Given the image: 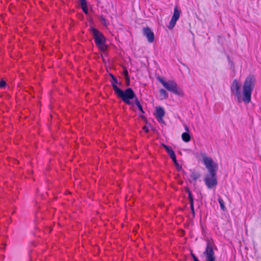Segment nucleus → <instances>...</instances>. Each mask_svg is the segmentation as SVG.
Listing matches in <instances>:
<instances>
[{"mask_svg":"<svg viewBox=\"0 0 261 261\" xmlns=\"http://www.w3.org/2000/svg\"><path fill=\"white\" fill-rule=\"evenodd\" d=\"M182 140L185 142H189L191 140V136L189 133L185 132L182 133L181 135Z\"/></svg>","mask_w":261,"mask_h":261,"instance_id":"nucleus-11","label":"nucleus"},{"mask_svg":"<svg viewBox=\"0 0 261 261\" xmlns=\"http://www.w3.org/2000/svg\"><path fill=\"white\" fill-rule=\"evenodd\" d=\"M187 192L188 193V198H189V199L190 204V203H194V199H193V198L191 192L190 191V190L189 189H187Z\"/></svg>","mask_w":261,"mask_h":261,"instance_id":"nucleus-16","label":"nucleus"},{"mask_svg":"<svg viewBox=\"0 0 261 261\" xmlns=\"http://www.w3.org/2000/svg\"><path fill=\"white\" fill-rule=\"evenodd\" d=\"M191 255H192V257H193V259L197 257H196L194 254H193V253H192V254H191Z\"/></svg>","mask_w":261,"mask_h":261,"instance_id":"nucleus-29","label":"nucleus"},{"mask_svg":"<svg viewBox=\"0 0 261 261\" xmlns=\"http://www.w3.org/2000/svg\"><path fill=\"white\" fill-rule=\"evenodd\" d=\"M165 111L163 108L161 107H157L155 111V117L159 122L163 121V118L165 115Z\"/></svg>","mask_w":261,"mask_h":261,"instance_id":"nucleus-9","label":"nucleus"},{"mask_svg":"<svg viewBox=\"0 0 261 261\" xmlns=\"http://www.w3.org/2000/svg\"><path fill=\"white\" fill-rule=\"evenodd\" d=\"M175 165L177 167V169H179V168H181L180 166H179V164L177 163V161L176 162H174Z\"/></svg>","mask_w":261,"mask_h":261,"instance_id":"nucleus-25","label":"nucleus"},{"mask_svg":"<svg viewBox=\"0 0 261 261\" xmlns=\"http://www.w3.org/2000/svg\"><path fill=\"white\" fill-rule=\"evenodd\" d=\"M135 103L137 105V106L138 107L139 110L141 112V113H144V112L143 110L142 107L141 105L140 102L138 101V100L137 98H136Z\"/></svg>","mask_w":261,"mask_h":261,"instance_id":"nucleus-18","label":"nucleus"},{"mask_svg":"<svg viewBox=\"0 0 261 261\" xmlns=\"http://www.w3.org/2000/svg\"><path fill=\"white\" fill-rule=\"evenodd\" d=\"M143 129L146 132H148V129L146 127V126H144L143 127Z\"/></svg>","mask_w":261,"mask_h":261,"instance_id":"nucleus-27","label":"nucleus"},{"mask_svg":"<svg viewBox=\"0 0 261 261\" xmlns=\"http://www.w3.org/2000/svg\"><path fill=\"white\" fill-rule=\"evenodd\" d=\"M123 75L124 76L125 80L127 83V85H128L129 84V77L128 76V71L126 68H125L124 70Z\"/></svg>","mask_w":261,"mask_h":261,"instance_id":"nucleus-12","label":"nucleus"},{"mask_svg":"<svg viewBox=\"0 0 261 261\" xmlns=\"http://www.w3.org/2000/svg\"><path fill=\"white\" fill-rule=\"evenodd\" d=\"M90 32L93 36L96 46L100 50L105 51L107 46L105 45L106 38L103 35L93 27L90 28Z\"/></svg>","mask_w":261,"mask_h":261,"instance_id":"nucleus-5","label":"nucleus"},{"mask_svg":"<svg viewBox=\"0 0 261 261\" xmlns=\"http://www.w3.org/2000/svg\"><path fill=\"white\" fill-rule=\"evenodd\" d=\"M163 147L166 150V151H167V152L168 153V154H169V155L170 156V157L171 158H174L175 154L174 151L171 148V147L164 144H163Z\"/></svg>","mask_w":261,"mask_h":261,"instance_id":"nucleus-10","label":"nucleus"},{"mask_svg":"<svg viewBox=\"0 0 261 261\" xmlns=\"http://www.w3.org/2000/svg\"><path fill=\"white\" fill-rule=\"evenodd\" d=\"M160 94L163 98L166 99L168 97V94L166 91L164 89H161L159 91Z\"/></svg>","mask_w":261,"mask_h":261,"instance_id":"nucleus-13","label":"nucleus"},{"mask_svg":"<svg viewBox=\"0 0 261 261\" xmlns=\"http://www.w3.org/2000/svg\"><path fill=\"white\" fill-rule=\"evenodd\" d=\"M158 80L168 91L179 96H184V93L181 89L178 88L174 81L170 80L166 82L161 77H159Z\"/></svg>","mask_w":261,"mask_h":261,"instance_id":"nucleus-4","label":"nucleus"},{"mask_svg":"<svg viewBox=\"0 0 261 261\" xmlns=\"http://www.w3.org/2000/svg\"><path fill=\"white\" fill-rule=\"evenodd\" d=\"M80 3L81 6H84L87 5L86 0H80Z\"/></svg>","mask_w":261,"mask_h":261,"instance_id":"nucleus-23","label":"nucleus"},{"mask_svg":"<svg viewBox=\"0 0 261 261\" xmlns=\"http://www.w3.org/2000/svg\"><path fill=\"white\" fill-rule=\"evenodd\" d=\"M190 176L193 180H196L200 177V174L198 172H193Z\"/></svg>","mask_w":261,"mask_h":261,"instance_id":"nucleus-14","label":"nucleus"},{"mask_svg":"<svg viewBox=\"0 0 261 261\" xmlns=\"http://www.w3.org/2000/svg\"><path fill=\"white\" fill-rule=\"evenodd\" d=\"M99 21H100V22L105 27H108V24H109V22L105 18H104L102 16H101L100 17H99Z\"/></svg>","mask_w":261,"mask_h":261,"instance_id":"nucleus-15","label":"nucleus"},{"mask_svg":"<svg viewBox=\"0 0 261 261\" xmlns=\"http://www.w3.org/2000/svg\"><path fill=\"white\" fill-rule=\"evenodd\" d=\"M6 85V83L5 81L2 80L0 82V88H4Z\"/></svg>","mask_w":261,"mask_h":261,"instance_id":"nucleus-20","label":"nucleus"},{"mask_svg":"<svg viewBox=\"0 0 261 261\" xmlns=\"http://www.w3.org/2000/svg\"><path fill=\"white\" fill-rule=\"evenodd\" d=\"M256 79L254 76L249 75L245 79L241 90V84L237 80H234L230 86V91L234 96V100L238 103L244 102H250L251 94L255 87Z\"/></svg>","mask_w":261,"mask_h":261,"instance_id":"nucleus-1","label":"nucleus"},{"mask_svg":"<svg viewBox=\"0 0 261 261\" xmlns=\"http://www.w3.org/2000/svg\"><path fill=\"white\" fill-rule=\"evenodd\" d=\"M185 130H186V132L189 133V128L188 126L187 125H185Z\"/></svg>","mask_w":261,"mask_h":261,"instance_id":"nucleus-26","label":"nucleus"},{"mask_svg":"<svg viewBox=\"0 0 261 261\" xmlns=\"http://www.w3.org/2000/svg\"><path fill=\"white\" fill-rule=\"evenodd\" d=\"M180 14V10L177 8L175 7L174 9V13L172 17V18L169 22L168 25V29L170 30L172 29L175 26L177 20L179 19Z\"/></svg>","mask_w":261,"mask_h":261,"instance_id":"nucleus-7","label":"nucleus"},{"mask_svg":"<svg viewBox=\"0 0 261 261\" xmlns=\"http://www.w3.org/2000/svg\"><path fill=\"white\" fill-rule=\"evenodd\" d=\"M218 202L220 204V207H221V208L223 211H225L226 210V207L224 205V201L223 200V199L221 198H219L218 199Z\"/></svg>","mask_w":261,"mask_h":261,"instance_id":"nucleus-17","label":"nucleus"},{"mask_svg":"<svg viewBox=\"0 0 261 261\" xmlns=\"http://www.w3.org/2000/svg\"><path fill=\"white\" fill-rule=\"evenodd\" d=\"M175 165L177 167V169H179V168H181L180 166H179V164L177 163V161L176 162H174Z\"/></svg>","mask_w":261,"mask_h":261,"instance_id":"nucleus-24","label":"nucleus"},{"mask_svg":"<svg viewBox=\"0 0 261 261\" xmlns=\"http://www.w3.org/2000/svg\"><path fill=\"white\" fill-rule=\"evenodd\" d=\"M171 159L173 160V162H176V155H175V158H171Z\"/></svg>","mask_w":261,"mask_h":261,"instance_id":"nucleus-28","label":"nucleus"},{"mask_svg":"<svg viewBox=\"0 0 261 261\" xmlns=\"http://www.w3.org/2000/svg\"><path fill=\"white\" fill-rule=\"evenodd\" d=\"M203 254L206 257V261H216L213 250V244L211 241L207 242L206 247Z\"/></svg>","mask_w":261,"mask_h":261,"instance_id":"nucleus-6","label":"nucleus"},{"mask_svg":"<svg viewBox=\"0 0 261 261\" xmlns=\"http://www.w3.org/2000/svg\"><path fill=\"white\" fill-rule=\"evenodd\" d=\"M114 91L117 96L120 98L126 104L133 105L130 100L136 97V95L131 88H127L124 91L120 89L117 86H114Z\"/></svg>","mask_w":261,"mask_h":261,"instance_id":"nucleus-3","label":"nucleus"},{"mask_svg":"<svg viewBox=\"0 0 261 261\" xmlns=\"http://www.w3.org/2000/svg\"><path fill=\"white\" fill-rule=\"evenodd\" d=\"M202 161L207 168L208 174L204 177V180L207 187L212 188L217 185V171L218 165L212 159L207 156L205 154H202Z\"/></svg>","mask_w":261,"mask_h":261,"instance_id":"nucleus-2","label":"nucleus"},{"mask_svg":"<svg viewBox=\"0 0 261 261\" xmlns=\"http://www.w3.org/2000/svg\"><path fill=\"white\" fill-rule=\"evenodd\" d=\"M190 207H191V209L192 213L193 216H194V215H195V211H194V203H190Z\"/></svg>","mask_w":261,"mask_h":261,"instance_id":"nucleus-21","label":"nucleus"},{"mask_svg":"<svg viewBox=\"0 0 261 261\" xmlns=\"http://www.w3.org/2000/svg\"><path fill=\"white\" fill-rule=\"evenodd\" d=\"M83 11L85 13H88V9H87V5L86 6H81Z\"/></svg>","mask_w":261,"mask_h":261,"instance_id":"nucleus-22","label":"nucleus"},{"mask_svg":"<svg viewBox=\"0 0 261 261\" xmlns=\"http://www.w3.org/2000/svg\"><path fill=\"white\" fill-rule=\"evenodd\" d=\"M111 76L112 77V81H111V83H112V87H113V88L114 89V86H116V84H118V81H117V80L116 79V78L112 74H111Z\"/></svg>","mask_w":261,"mask_h":261,"instance_id":"nucleus-19","label":"nucleus"},{"mask_svg":"<svg viewBox=\"0 0 261 261\" xmlns=\"http://www.w3.org/2000/svg\"><path fill=\"white\" fill-rule=\"evenodd\" d=\"M143 34L146 37L147 40L149 43H152L154 41V33L149 28H144L143 29Z\"/></svg>","mask_w":261,"mask_h":261,"instance_id":"nucleus-8","label":"nucleus"},{"mask_svg":"<svg viewBox=\"0 0 261 261\" xmlns=\"http://www.w3.org/2000/svg\"><path fill=\"white\" fill-rule=\"evenodd\" d=\"M198 259L197 258V257L195 258V259H194V261H198Z\"/></svg>","mask_w":261,"mask_h":261,"instance_id":"nucleus-30","label":"nucleus"}]
</instances>
